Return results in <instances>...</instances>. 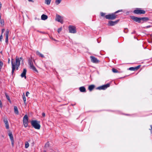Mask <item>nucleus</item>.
<instances>
[{
    "label": "nucleus",
    "instance_id": "8fccbe9b",
    "mask_svg": "<svg viewBox=\"0 0 152 152\" xmlns=\"http://www.w3.org/2000/svg\"><path fill=\"white\" fill-rule=\"evenodd\" d=\"M51 39H53V40H55V41L56 40H55V39H53V38H51Z\"/></svg>",
    "mask_w": 152,
    "mask_h": 152
},
{
    "label": "nucleus",
    "instance_id": "09e8293b",
    "mask_svg": "<svg viewBox=\"0 0 152 152\" xmlns=\"http://www.w3.org/2000/svg\"><path fill=\"white\" fill-rule=\"evenodd\" d=\"M28 0L29 1H31V2L33 1L32 0Z\"/></svg>",
    "mask_w": 152,
    "mask_h": 152
},
{
    "label": "nucleus",
    "instance_id": "1a4fd4ad",
    "mask_svg": "<svg viewBox=\"0 0 152 152\" xmlns=\"http://www.w3.org/2000/svg\"><path fill=\"white\" fill-rule=\"evenodd\" d=\"M56 20L58 22L62 23H63V18L59 15H57L56 17Z\"/></svg>",
    "mask_w": 152,
    "mask_h": 152
},
{
    "label": "nucleus",
    "instance_id": "f3484780",
    "mask_svg": "<svg viewBox=\"0 0 152 152\" xmlns=\"http://www.w3.org/2000/svg\"><path fill=\"white\" fill-rule=\"evenodd\" d=\"M95 87V86L94 85H90L89 86L88 89L90 91H92Z\"/></svg>",
    "mask_w": 152,
    "mask_h": 152
},
{
    "label": "nucleus",
    "instance_id": "9b49d317",
    "mask_svg": "<svg viewBox=\"0 0 152 152\" xmlns=\"http://www.w3.org/2000/svg\"><path fill=\"white\" fill-rule=\"evenodd\" d=\"M119 21V20H118L114 21L110 20L109 21L108 23V25L109 26H113L116 24Z\"/></svg>",
    "mask_w": 152,
    "mask_h": 152
},
{
    "label": "nucleus",
    "instance_id": "79ce46f5",
    "mask_svg": "<svg viewBox=\"0 0 152 152\" xmlns=\"http://www.w3.org/2000/svg\"><path fill=\"white\" fill-rule=\"evenodd\" d=\"M42 116L44 117L45 115V114L44 113H43L42 114Z\"/></svg>",
    "mask_w": 152,
    "mask_h": 152
},
{
    "label": "nucleus",
    "instance_id": "2eb2a0df",
    "mask_svg": "<svg viewBox=\"0 0 152 152\" xmlns=\"http://www.w3.org/2000/svg\"><path fill=\"white\" fill-rule=\"evenodd\" d=\"M9 33V31L8 29H7L6 31V39L5 42L7 43H8V35Z\"/></svg>",
    "mask_w": 152,
    "mask_h": 152
},
{
    "label": "nucleus",
    "instance_id": "4468645a",
    "mask_svg": "<svg viewBox=\"0 0 152 152\" xmlns=\"http://www.w3.org/2000/svg\"><path fill=\"white\" fill-rule=\"evenodd\" d=\"M26 69H23V72L20 75V76L22 77H24L25 79H26Z\"/></svg>",
    "mask_w": 152,
    "mask_h": 152
},
{
    "label": "nucleus",
    "instance_id": "72a5a7b5",
    "mask_svg": "<svg viewBox=\"0 0 152 152\" xmlns=\"http://www.w3.org/2000/svg\"><path fill=\"white\" fill-rule=\"evenodd\" d=\"M62 30V28L60 27L58 29V33H59Z\"/></svg>",
    "mask_w": 152,
    "mask_h": 152
},
{
    "label": "nucleus",
    "instance_id": "c85d7f7f",
    "mask_svg": "<svg viewBox=\"0 0 152 152\" xmlns=\"http://www.w3.org/2000/svg\"><path fill=\"white\" fill-rule=\"evenodd\" d=\"M29 146V144L27 142H26L25 143V148H27Z\"/></svg>",
    "mask_w": 152,
    "mask_h": 152
},
{
    "label": "nucleus",
    "instance_id": "20e7f679",
    "mask_svg": "<svg viewBox=\"0 0 152 152\" xmlns=\"http://www.w3.org/2000/svg\"><path fill=\"white\" fill-rule=\"evenodd\" d=\"M28 64L30 66V68L37 73H38V71L35 67L34 66L32 61V58H29L28 60Z\"/></svg>",
    "mask_w": 152,
    "mask_h": 152
},
{
    "label": "nucleus",
    "instance_id": "de8ad7c7",
    "mask_svg": "<svg viewBox=\"0 0 152 152\" xmlns=\"http://www.w3.org/2000/svg\"><path fill=\"white\" fill-rule=\"evenodd\" d=\"M151 42H152V33L151 35Z\"/></svg>",
    "mask_w": 152,
    "mask_h": 152
},
{
    "label": "nucleus",
    "instance_id": "c03bdc74",
    "mask_svg": "<svg viewBox=\"0 0 152 152\" xmlns=\"http://www.w3.org/2000/svg\"><path fill=\"white\" fill-rule=\"evenodd\" d=\"M1 5H2V4H1V2H0V9H1Z\"/></svg>",
    "mask_w": 152,
    "mask_h": 152
},
{
    "label": "nucleus",
    "instance_id": "a18cd8bd",
    "mask_svg": "<svg viewBox=\"0 0 152 152\" xmlns=\"http://www.w3.org/2000/svg\"><path fill=\"white\" fill-rule=\"evenodd\" d=\"M124 115H129V116H130L131 115H130L129 114H124Z\"/></svg>",
    "mask_w": 152,
    "mask_h": 152
},
{
    "label": "nucleus",
    "instance_id": "f704fd0d",
    "mask_svg": "<svg viewBox=\"0 0 152 152\" xmlns=\"http://www.w3.org/2000/svg\"><path fill=\"white\" fill-rule=\"evenodd\" d=\"M128 31V30L127 28H125L124 30V32L125 33H127Z\"/></svg>",
    "mask_w": 152,
    "mask_h": 152
},
{
    "label": "nucleus",
    "instance_id": "c9c22d12",
    "mask_svg": "<svg viewBox=\"0 0 152 152\" xmlns=\"http://www.w3.org/2000/svg\"><path fill=\"white\" fill-rule=\"evenodd\" d=\"M11 143H12V147H13L14 145V140H11Z\"/></svg>",
    "mask_w": 152,
    "mask_h": 152
},
{
    "label": "nucleus",
    "instance_id": "f257e3e1",
    "mask_svg": "<svg viewBox=\"0 0 152 152\" xmlns=\"http://www.w3.org/2000/svg\"><path fill=\"white\" fill-rule=\"evenodd\" d=\"M23 61V58L22 57L18 58V56H16L15 59V63L13 61V59H12L11 64L12 65V74L13 75L14 73V71L15 69V65H20V61L21 60Z\"/></svg>",
    "mask_w": 152,
    "mask_h": 152
},
{
    "label": "nucleus",
    "instance_id": "4be33fe9",
    "mask_svg": "<svg viewBox=\"0 0 152 152\" xmlns=\"http://www.w3.org/2000/svg\"><path fill=\"white\" fill-rule=\"evenodd\" d=\"M8 135L10 137L11 140H14L13 135L12 132H10L8 134Z\"/></svg>",
    "mask_w": 152,
    "mask_h": 152
},
{
    "label": "nucleus",
    "instance_id": "423d86ee",
    "mask_svg": "<svg viewBox=\"0 0 152 152\" xmlns=\"http://www.w3.org/2000/svg\"><path fill=\"white\" fill-rule=\"evenodd\" d=\"M133 13L135 14L138 15L145 14V11L140 8H137L134 10Z\"/></svg>",
    "mask_w": 152,
    "mask_h": 152
},
{
    "label": "nucleus",
    "instance_id": "39448f33",
    "mask_svg": "<svg viewBox=\"0 0 152 152\" xmlns=\"http://www.w3.org/2000/svg\"><path fill=\"white\" fill-rule=\"evenodd\" d=\"M28 115H25L23 117V121L24 126L26 128L28 126Z\"/></svg>",
    "mask_w": 152,
    "mask_h": 152
},
{
    "label": "nucleus",
    "instance_id": "393cba45",
    "mask_svg": "<svg viewBox=\"0 0 152 152\" xmlns=\"http://www.w3.org/2000/svg\"><path fill=\"white\" fill-rule=\"evenodd\" d=\"M51 0H45V3L47 5H49L50 3Z\"/></svg>",
    "mask_w": 152,
    "mask_h": 152
},
{
    "label": "nucleus",
    "instance_id": "e433bc0d",
    "mask_svg": "<svg viewBox=\"0 0 152 152\" xmlns=\"http://www.w3.org/2000/svg\"><path fill=\"white\" fill-rule=\"evenodd\" d=\"M20 65H15V68H16V70H18V67Z\"/></svg>",
    "mask_w": 152,
    "mask_h": 152
},
{
    "label": "nucleus",
    "instance_id": "bb28decb",
    "mask_svg": "<svg viewBox=\"0 0 152 152\" xmlns=\"http://www.w3.org/2000/svg\"><path fill=\"white\" fill-rule=\"evenodd\" d=\"M23 98L24 101V102L25 104H26V98L24 94H23Z\"/></svg>",
    "mask_w": 152,
    "mask_h": 152
},
{
    "label": "nucleus",
    "instance_id": "dca6fc26",
    "mask_svg": "<svg viewBox=\"0 0 152 152\" xmlns=\"http://www.w3.org/2000/svg\"><path fill=\"white\" fill-rule=\"evenodd\" d=\"M140 66V65L135 67H131L129 68V70L131 71H136L139 69Z\"/></svg>",
    "mask_w": 152,
    "mask_h": 152
},
{
    "label": "nucleus",
    "instance_id": "9d476101",
    "mask_svg": "<svg viewBox=\"0 0 152 152\" xmlns=\"http://www.w3.org/2000/svg\"><path fill=\"white\" fill-rule=\"evenodd\" d=\"M90 57L91 61L93 63H98L99 62L97 58L94 56H91Z\"/></svg>",
    "mask_w": 152,
    "mask_h": 152
},
{
    "label": "nucleus",
    "instance_id": "6e6552de",
    "mask_svg": "<svg viewBox=\"0 0 152 152\" xmlns=\"http://www.w3.org/2000/svg\"><path fill=\"white\" fill-rule=\"evenodd\" d=\"M69 32L75 34L76 32V28L73 26H69Z\"/></svg>",
    "mask_w": 152,
    "mask_h": 152
},
{
    "label": "nucleus",
    "instance_id": "49530a36",
    "mask_svg": "<svg viewBox=\"0 0 152 152\" xmlns=\"http://www.w3.org/2000/svg\"><path fill=\"white\" fill-rule=\"evenodd\" d=\"M10 59L9 58L8 60V63L9 64L10 63Z\"/></svg>",
    "mask_w": 152,
    "mask_h": 152
},
{
    "label": "nucleus",
    "instance_id": "7c9ffc66",
    "mask_svg": "<svg viewBox=\"0 0 152 152\" xmlns=\"http://www.w3.org/2000/svg\"><path fill=\"white\" fill-rule=\"evenodd\" d=\"M0 23L2 25L4 24V22L3 20H0Z\"/></svg>",
    "mask_w": 152,
    "mask_h": 152
},
{
    "label": "nucleus",
    "instance_id": "7ed1b4c3",
    "mask_svg": "<svg viewBox=\"0 0 152 152\" xmlns=\"http://www.w3.org/2000/svg\"><path fill=\"white\" fill-rule=\"evenodd\" d=\"M31 125L35 129H39L40 128V121L37 120H32L31 121Z\"/></svg>",
    "mask_w": 152,
    "mask_h": 152
},
{
    "label": "nucleus",
    "instance_id": "cd10ccee",
    "mask_svg": "<svg viewBox=\"0 0 152 152\" xmlns=\"http://www.w3.org/2000/svg\"><path fill=\"white\" fill-rule=\"evenodd\" d=\"M3 65V64L2 61H0V71H1V69L2 68V67Z\"/></svg>",
    "mask_w": 152,
    "mask_h": 152
},
{
    "label": "nucleus",
    "instance_id": "2f4dec72",
    "mask_svg": "<svg viewBox=\"0 0 152 152\" xmlns=\"http://www.w3.org/2000/svg\"><path fill=\"white\" fill-rule=\"evenodd\" d=\"M106 13L103 12H101L100 15L102 17H104Z\"/></svg>",
    "mask_w": 152,
    "mask_h": 152
},
{
    "label": "nucleus",
    "instance_id": "a211bd4d",
    "mask_svg": "<svg viewBox=\"0 0 152 152\" xmlns=\"http://www.w3.org/2000/svg\"><path fill=\"white\" fill-rule=\"evenodd\" d=\"M80 91L82 92H86V89L84 86L81 87L79 88Z\"/></svg>",
    "mask_w": 152,
    "mask_h": 152
},
{
    "label": "nucleus",
    "instance_id": "4c0bfd02",
    "mask_svg": "<svg viewBox=\"0 0 152 152\" xmlns=\"http://www.w3.org/2000/svg\"><path fill=\"white\" fill-rule=\"evenodd\" d=\"M150 127H151V129H149V130L151 131V133L152 134V125H150Z\"/></svg>",
    "mask_w": 152,
    "mask_h": 152
},
{
    "label": "nucleus",
    "instance_id": "f03ea898",
    "mask_svg": "<svg viewBox=\"0 0 152 152\" xmlns=\"http://www.w3.org/2000/svg\"><path fill=\"white\" fill-rule=\"evenodd\" d=\"M122 10H119L114 13L112 14H109L108 15H105V18L106 19L109 20H114L117 17V15H116L115 14L119 12H122Z\"/></svg>",
    "mask_w": 152,
    "mask_h": 152
},
{
    "label": "nucleus",
    "instance_id": "b1692460",
    "mask_svg": "<svg viewBox=\"0 0 152 152\" xmlns=\"http://www.w3.org/2000/svg\"><path fill=\"white\" fill-rule=\"evenodd\" d=\"M5 95L6 97V98L8 100L9 102L10 103H11V101L10 99V97L6 93H5Z\"/></svg>",
    "mask_w": 152,
    "mask_h": 152
},
{
    "label": "nucleus",
    "instance_id": "58836bf2",
    "mask_svg": "<svg viewBox=\"0 0 152 152\" xmlns=\"http://www.w3.org/2000/svg\"><path fill=\"white\" fill-rule=\"evenodd\" d=\"M3 36L2 34H1V36H0V41H1V39L3 38Z\"/></svg>",
    "mask_w": 152,
    "mask_h": 152
},
{
    "label": "nucleus",
    "instance_id": "6ab92c4d",
    "mask_svg": "<svg viewBox=\"0 0 152 152\" xmlns=\"http://www.w3.org/2000/svg\"><path fill=\"white\" fill-rule=\"evenodd\" d=\"M48 18V16L45 14H43L42 15L41 17V19L43 20H46Z\"/></svg>",
    "mask_w": 152,
    "mask_h": 152
},
{
    "label": "nucleus",
    "instance_id": "aec40b11",
    "mask_svg": "<svg viewBox=\"0 0 152 152\" xmlns=\"http://www.w3.org/2000/svg\"><path fill=\"white\" fill-rule=\"evenodd\" d=\"M14 113L15 114L18 115L19 114L18 111L17 106H15L14 107Z\"/></svg>",
    "mask_w": 152,
    "mask_h": 152
},
{
    "label": "nucleus",
    "instance_id": "412c9836",
    "mask_svg": "<svg viewBox=\"0 0 152 152\" xmlns=\"http://www.w3.org/2000/svg\"><path fill=\"white\" fill-rule=\"evenodd\" d=\"M149 20V18L147 17H143L140 18V21H147Z\"/></svg>",
    "mask_w": 152,
    "mask_h": 152
},
{
    "label": "nucleus",
    "instance_id": "a878e982",
    "mask_svg": "<svg viewBox=\"0 0 152 152\" xmlns=\"http://www.w3.org/2000/svg\"><path fill=\"white\" fill-rule=\"evenodd\" d=\"M112 71L113 72L115 73L119 72V71L118 70L114 68H113L112 69Z\"/></svg>",
    "mask_w": 152,
    "mask_h": 152
},
{
    "label": "nucleus",
    "instance_id": "ea45409f",
    "mask_svg": "<svg viewBox=\"0 0 152 152\" xmlns=\"http://www.w3.org/2000/svg\"><path fill=\"white\" fill-rule=\"evenodd\" d=\"M29 94V93L28 91L26 92V96L28 97V95Z\"/></svg>",
    "mask_w": 152,
    "mask_h": 152
},
{
    "label": "nucleus",
    "instance_id": "5701e85b",
    "mask_svg": "<svg viewBox=\"0 0 152 152\" xmlns=\"http://www.w3.org/2000/svg\"><path fill=\"white\" fill-rule=\"evenodd\" d=\"M36 54L37 55H38L39 56H40L42 58H43L44 57V55L41 54L39 51H37L36 52Z\"/></svg>",
    "mask_w": 152,
    "mask_h": 152
},
{
    "label": "nucleus",
    "instance_id": "c756f323",
    "mask_svg": "<svg viewBox=\"0 0 152 152\" xmlns=\"http://www.w3.org/2000/svg\"><path fill=\"white\" fill-rule=\"evenodd\" d=\"M61 1V0H56V4L57 5H58L59 3H60Z\"/></svg>",
    "mask_w": 152,
    "mask_h": 152
},
{
    "label": "nucleus",
    "instance_id": "37998d69",
    "mask_svg": "<svg viewBox=\"0 0 152 152\" xmlns=\"http://www.w3.org/2000/svg\"><path fill=\"white\" fill-rule=\"evenodd\" d=\"M135 31H133V32H132V34H135Z\"/></svg>",
    "mask_w": 152,
    "mask_h": 152
},
{
    "label": "nucleus",
    "instance_id": "473e14b6",
    "mask_svg": "<svg viewBox=\"0 0 152 152\" xmlns=\"http://www.w3.org/2000/svg\"><path fill=\"white\" fill-rule=\"evenodd\" d=\"M49 142H47L45 145V147H48L49 146Z\"/></svg>",
    "mask_w": 152,
    "mask_h": 152
},
{
    "label": "nucleus",
    "instance_id": "ddd939ff",
    "mask_svg": "<svg viewBox=\"0 0 152 152\" xmlns=\"http://www.w3.org/2000/svg\"><path fill=\"white\" fill-rule=\"evenodd\" d=\"M3 121L5 124L6 128L8 129L9 128V126L7 119L6 118H4Z\"/></svg>",
    "mask_w": 152,
    "mask_h": 152
},
{
    "label": "nucleus",
    "instance_id": "f8f14e48",
    "mask_svg": "<svg viewBox=\"0 0 152 152\" xmlns=\"http://www.w3.org/2000/svg\"><path fill=\"white\" fill-rule=\"evenodd\" d=\"M131 18L134 21L139 23L141 22L140 18L135 17L134 16H131Z\"/></svg>",
    "mask_w": 152,
    "mask_h": 152
},
{
    "label": "nucleus",
    "instance_id": "3c124183",
    "mask_svg": "<svg viewBox=\"0 0 152 152\" xmlns=\"http://www.w3.org/2000/svg\"><path fill=\"white\" fill-rule=\"evenodd\" d=\"M43 152H46V151H44Z\"/></svg>",
    "mask_w": 152,
    "mask_h": 152
},
{
    "label": "nucleus",
    "instance_id": "a19ab883",
    "mask_svg": "<svg viewBox=\"0 0 152 152\" xmlns=\"http://www.w3.org/2000/svg\"><path fill=\"white\" fill-rule=\"evenodd\" d=\"M5 31V29H2V30H1V34H3V32L4 31Z\"/></svg>",
    "mask_w": 152,
    "mask_h": 152
},
{
    "label": "nucleus",
    "instance_id": "0eeeda50",
    "mask_svg": "<svg viewBox=\"0 0 152 152\" xmlns=\"http://www.w3.org/2000/svg\"><path fill=\"white\" fill-rule=\"evenodd\" d=\"M110 86V84L109 83H107L106 85H104L102 86H99L96 88V89L97 90H105L107 88L109 87Z\"/></svg>",
    "mask_w": 152,
    "mask_h": 152
}]
</instances>
